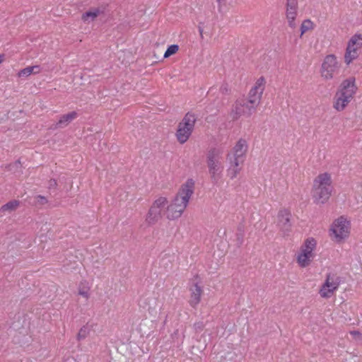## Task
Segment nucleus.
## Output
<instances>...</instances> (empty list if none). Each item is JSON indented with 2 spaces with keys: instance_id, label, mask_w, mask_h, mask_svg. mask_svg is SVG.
<instances>
[{
  "instance_id": "1",
  "label": "nucleus",
  "mask_w": 362,
  "mask_h": 362,
  "mask_svg": "<svg viewBox=\"0 0 362 362\" xmlns=\"http://www.w3.org/2000/svg\"><path fill=\"white\" fill-rule=\"evenodd\" d=\"M205 162L211 180L217 183L222 178L224 169L223 150L219 147L209 148Z\"/></svg>"
},
{
  "instance_id": "2",
  "label": "nucleus",
  "mask_w": 362,
  "mask_h": 362,
  "mask_svg": "<svg viewBox=\"0 0 362 362\" xmlns=\"http://www.w3.org/2000/svg\"><path fill=\"white\" fill-rule=\"evenodd\" d=\"M332 177L328 173L319 174L313 180L312 198L317 204H325L330 198L332 192Z\"/></svg>"
},
{
  "instance_id": "3",
  "label": "nucleus",
  "mask_w": 362,
  "mask_h": 362,
  "mask_svg": "<svg viewBox=\"0 0 362 362\" xmlns=\"http://www.w3.org/2000/svg\"><path fill=\"white\" fill-rule=\"evenodd\" d=\"M341 90L335 96L334 108L337 111H342L350 103L356 93V87L355 85V78L350 77L344 80L341 85Z\"/></svg>"
},
{
  "instance_id": "4",
  "label": "nucleus",
  "mask_w": 362,
  "mask_h": 362,
  "mask_svg": "<svg viewBox=\"0 0 362 362\" xmlns=\"http://www.w3.org/2000/svg\"><path fill=\"white\" fill-rule=\"evenodd\" d=\"M197 119V115L194 113L188 112L178 123L175 136L180 144L186 143L191 136Z\"/></svg>"
},
{
  "instance_id": "5",
  "label": "nucleus",
  "mask_w": 362,
  "mask_h": 362,
  "mask_svg": "<svg viewBox=\"0 0 362 362\" xmlns=\"http://www.w3.org/2000/svg\"><path fill=\"white\" fill-rule=\"evenodd\" d=\"M168 199L165 197L160 196L156 198L146 214L145 221L148 226H153L165 216V210Z\"/></svg>"
},
{
  "instance_id": "6",
  "label": "nucleus",
  "mask_w": 362,
  "mask_h": 362,
  "mask_svg": "<svg viewBox=\"0 0 362 362\" xmlns=\"http://www.w3.org/2000/svg\"><path fill=\"white\" fill-rule=\"evenodd\" d=\"M316 247L317 240L314 238H308L304 240L296 257L299 267L305 268L311 264L315 256L314 252Z\"/></svg>"
},
{
  "instance_id": "7",
  "label": "nucleus",
  "mask_w": 362,
  "mask_h": 362,
  "mask_svg": "<svg viewBox=\"0 0 362 362\" xmlns=\"http://www.w3.org/2000/svg\"><path fill=\"white\" fill-rule=\"evenodd\" d=\"M341 64L334 54L326 55L320 66V76L325 81L333 79L339 73Z\"/></svg>"
},
{
  "instance_id": "8",
  "label": "nucleus",
  "mask_w": 362,
  "mask_h": 362,
  "mask_svg": "<svg viewBox=\"0 0 362 362\" xmlns=\"http://www.w3.org/2000/svg\"><path fill=\"white\" fill-rule=\"evenodd\" d=\"M255 111L253 105H250L246 99L240 98L236 100L233 104L230 112V117L233 120H237L242 116L249 117Z\"/></svg>"
},
{
  "instance_id": "9",
  "label": "nucleus",
  "mask_w": 362,
  "mask_h": 362,
  "mask_svg": "<svg viewBox=\"0 0 362 362\" xmlns=\"http://www.w3.org/2000/svg\"><path fill=\"white\" fill-rule=\"evenodd\" d=\"M194 180L192 178H189L180 185L174 199L187 207L189 200L194 194Z\"/></svg>"
},
{
  "instance_id": "10",
  "label": "nucleus",
  "mask_w": 362,
  "mask_h": 362,
  "mask_svg": "<svg viewBox=\"0 0 362 362\" xmlns=\"http://www.w3.org/2000/svg\"><path fill=\"white\" fill-rule=\"evenodd\" d=\"M339 284L340 280L337 274L330 273L327 274L326 279L319 291L320 296L323 298L332 297L338 289Z\"/></svg>"
},
{
  "instance_id": "11",
  "label": "nucleus",
  "mask_w": 362,
  "mask_h": 362,
  "mask_svg": "<svg viewBox=\"0 0 362 362\" xmlns=\"http://www.w3.org/2000/svg\"><path fill=\"white\" fill-rule=\"evenodd\" d=\"M349 222L344 216H341L333 223L331 230L336 239L340 241L349 236Z\"/></svg>"
},
{
  "instance_id": "12",
  "label": "nucleus",
  "mask_w": 362,
  "mask_h": 362,
  "mask_svg": "<svg viewBox=\"0 0 362 362\" xmlns=\"http://www.w3.org/2000/svg\"><path fill=\"white\" fill-rule=\"evenodd\" d=\"M187 206L173 198L170 203L167 204L165 217L170 221L178 219L182 216Z\"/></svg>"
},
{
  "instance_id": "13",
  "label": "nucleus",
  "mask_w": 362,
  "mask_h": 362,
  "mask_svg": "<svg viewBox=\"0 0 362 362\" xmlns=\"http://www.w3.org/2000/svg\"><path fill=\"white\" fill-rule=\"evenodd\" d=\"M247 151L248 144L247 140L240 138L235 143L230 151L227 153L226 156L245 161Z\"/></svg>"
},
{
  "instance_id": "14",
  "label": "nucleus",
  "mask_w": 362,
  "mask_h": 362,
  "mask_svg": "<svg viewBox=\"0 0 362 362\" xmlns=\"http://www.w3.org/2000/svg\"><path fill=\"white\" fill-rule=\"evenodd\" d=\"M291 214L287 209L280 210L277 216V225L284 236L288 235L291 230Z\"/></svg>"
},
{
  "instance_id": "15",
  "label": "nucleus",
  "mask_w": 362,
  "mask_h": 362,
  "mask_svg": "<svg viewBox=\"0 0 362 362\" xmlns=\"http://www.w3.org/2000/svg\"><path fill=\"white\" fill-rule=\"evenodd\" d=\"M190 296L189 304L191 307L195 308L201 302L203 294V289L199 282H194L189 288Z\"/></svg>"
},
{
  "instance_id": "16",
  "label": "nucleus",
  "mask_w": 362,
  "mask_h": 362,
  "mask_svg": "<svg viewBox=\"0 0 362 362\" xmlns=\"http://www.w3.org/2000/svg\"><path fill=\"white\" fill-rule=\"evenodd\" d=\"M286 16L288 20V25L291 28H295L296 27L295 20L297 16L298 0H286Z\"/></svg>"
},
{
  "instance_id": "17",
  "label": "nucleus",
  "mask_w": 362,
  "mask_h": 362,
  "mask_svg": "<svg viewBox=\"0 0 362 362\" xmlns=\"http://www.w3.org/2000/svg\"><path fill=\"white\" fill-rule=\"evenodd\" d=\"M226 159L229 163L228 168L227 169V175L230 177V180H233L242 170V168L245 161L228 156H226Z\"/></svg>"
},
{
  "instance_id": "18",
  "label": "nucleus",
  "mask_w": 362,
  "mask_h": 362,
  "mask_svg": "<svg viewBox=\"0 0 362 362\" xmlns=\"http://www.w3.org/2000/svg\"><path fill=\"white\" fill-rule=\"evenodd\" d=\"M77 117V113L75 111L71 112L68 114L62 115L59 121L56 123L54 129L64 128Z\"/></svg>"
},
{
  "instance_id": "19",
  "label": "nucleus",
  "mask_w": 362,
  "mask_h": 362,
  "mask_svg": "<svg viewBox=\"0 0 362 362\" xmlns=\"http://www.w3.org/2000/svg\"><path fill=\"white\" fill-rule=\"evenodd\" d=\"M354 52H358L362 48V35L361 34L354 35L349 40L346 49H350Z\"/></svg>"
},
{
  "instance_id": "20",
  "label": "nucleus",
  "mask_w": 362,
  "mask_h": 362,
  "mask_svg": "<svg viewBox=\"0 0 362 362\" xmlns=\"http://www.w3.org/2000/svg\"><path fill=\"white\" fill-rule=\"evenodd\" d=\"M90 287L87 281H81L78 286V293L86 300L90 298Z\"/></svg>"
},
{
  "instance_id": "21",
  "label": "nucleus",
  "mask_w": 362,
  "mask_h": 362,
  "mask_svg": "<svg viewBox=\"0 0 362 362\" xmlns=\"http://www.w3.org/2000/svg\"><path fill=\"white\" fill-rule=\"evenodd\" d=\"M100 13L101 11L98 8H93L83 13L81 19L84 22L93 21L100 14Z\"/></svg>"
},
{
  "instance_id": "22",
  "label": "nucleus",
  "mask_w": 362,
  "mask_h": 362,
  "mask_svg": "<svg viewBox=\"0 0 362 362\" xmlns=\"http://www.w3.org/2000/svg\"><path fill=\"white\" fill-rule=\"evenodd\" d=\"M359 56V53L354 52V49H346L344 54V62L346 65H349L354 60L356 59Z\"/></svg>"
},
{
  "instance_id": "23",
  "label": "nucleus",
  "mask_w": 362,
  "mask_h": 362,
  "mask_svg": "<svg viewBox=\"0 0 362 362\" xmlns=\"http://www.w3.org/2000/svg\"><path fill=\"white\" fill-rule=\"evenodd\" d=\"M19 205H20L19 201L12 200V201L7 202L5 204H4L1 207V211L2 212H6V211L11 212V211L16 210L17 208L19 206Z\"/></svg>"
},
{
  "instance_id": "24",
  "label": "nucleus",
  "mask_w": 362,
  "mask_h": 362,
  "mask_svg": "<svg viewBox=\"0 0 362 362\" xmlns=\"http://www.w3.org/2000/svg\"><path fill=\"white\" fill-rule=\"evenodd\" d=\"M90 334V329L87 325L83 326L78 331L76 339L78 341H81L86 339Z\"/></svg>"
},
{
  "instance_id": "25",
  "label": "nucleus",
  "mask_w": 362,
  "mask_h": 362,
  "mask_svg": "<svg viewBox=\"0 0 362 362\" xmlns=\"http://www.w3.org/2000/svg\"><path fill=\"white\" fill-rule=\"evenodd\" d=\"M313 23L310 20L307 19V20L303 21L300 25L301 35H303L307 31L313 30Z\"/></svg>"
},
{
  "instance_id": "26",
  "label": "nucleus",
  "mask_w": 362,
  "mask_h": 362,
  "mask_svg": "<svg viewBox=\"0 0 362 362\" xmlns=\"http://www.w3.org/2000/svg\"><path fill=\"white\" fill-rule=\"evenodd\" d=\"M265 83L266 81L264 78L262 76L256 81L252 88H254L255 90H257L259 92L263 93L265 88Z\"/></svg>"
},
{
  "instance_id": "27",
  "label": "nucleus",
  "mask_w": 362,
  "mask_h": 362,
  "mask_svg": "<svg viewBox=\"0 0 362 362\" xmlns=\"http://www.w3.org/2000/svg\"><path fill=\"white\" fill-rule=\"evenodd\" d=\"M248 100H247V102H248V103L250 105H253L254 107V109L256 110V108L259 105L260 101H261V99L262 98L261 97H257V95L255 96V95H248Z\"/></svg>"
},
{
  "instance_id": "28",
  "label": "nucleus",
  "mask_w": 362,
  "mask_h": 362,
  "mask_svg": "<svg viewBox=\"0 0 362 362\" xmlns=\"http://www.w3.org/2000/svg\"><path fill=\"white\" fill-rule=\"evenodd\" d=\"M179 50V46L177 45H172L169 46L164 54V58H168L173 54H175Z\"/></svg>"
},
{
  "instance_id": "29",
  "label": "nucleus",
  "mask_w": 362,
  "mask_h": 362,
  "mask_svg": "<svg viewBox=\"0 0 362 362\" xmlns=\"http://www.w3.org/2000/svg\"><path fill=\"white\" fill-rule=\"evenodd\" d=\"M31 74H32V70L30 69L29 66H27L26 68L21 69L18 73V76L19 78H25V77H28V76H30Z\"/></svg>"
},
{
  "instance_id": "30",
  "label": "nucleus",
  "mask_w": 362,
  "mask_h": 362,
  "mask_svg": "<svg viewBox=\"0 0 362 362\" xmlns=\"http://www.w3.org/2000/svg\"><path fill=\"white\" fill-rule=\"evenodd\" d=\"M36 204L45 205L48 202L47 198L42 195H37L35 197Z\"/></svg>"
},
{
  "instance_id": "31",
  "label": "nucleus",
  "mask_w": 362,
  "mask_h": 362,
  "mask_svg": "<svg viewBox=\"0 0 362 362\" xmlns=\"http://www.w3.org/2000/svg\"><path fill=\"white\" fill-rule=\"evenodd\" d=\"M219 92L222 95H227L230 92L229 86L228 83H223L219 88Z\"/></svg>"
},
{
  "instance_id": "32",
  "label": "nucleus",
  "mask_w": 362,
  "mask_h": 362,
  "mask_svg": "<svg viewBox=\"0 0 362 362\" xmlns=\"http://www.w3.org/2000/svg\"><path fill=\"white\" fill-rule=\"evenodd\" d=\"M194 327V330L197 332H202L204 328V324L203 322H195L193 325Z\"/></svg>"
},
{
  "instance_id": "33",
  "label": "nucleus",
  "mask_w": 362,
  "mask_h": 362,
  "mask_svg": "<svg viewBox=\"0 0 362 362\" xmlns=\"http://www.w3.org/2000/svg\"><path fill=\"white\" fill-rule=\"evenodd\" d=\"M30 69L32 70V74H37L41 71V68L39 65L29 66Z\"/></svg>"
},
{
  "instance_id": "34",
  "label": "nucleus",
  "mask_w": 362,
  "mask_h": 362,
  "mask_svg": "<svg viewBox=\"0 0 362 362\" xmlns=\"http://www.w3.org/2000/svg\"><path fill=\"white\" fill-rule=\"evenodd\" d=\"M350 334L356 340H361L362 339L361 334L358 331H351L350 332Z\"/></svg>"
},
{
  "instance_id": "35",
  "label": "nucleus",
  "mask_w": 362,
  "mask_h": 362,
  "mask_svg": "<svg viewBox=\"0 0 362 362\" xmlns=\"http://www.w3.org/2000/svg\"><path fill=\"white\" fill-rule=\"evenodd\" d=\"M262 93H263L259 92L257 90H255L254 88H251V90H250V93H249L250 95H255V96L257 95V97H261V98L262 96Z\"/></svg>"
},
{
  "instance_id": "36",
  "label": "nucleus",
  "mask_w": 362,
  "mask_h": 362,
  "mask_svg": "<svg viewBox=\"0 0 362 362\" xmlns=\"http://www.w3.org/2000/svg\"><path fill=\"white\" fill-rule=\"evenodd\" d=\"M151 300L153 301L154 304L153 305H151V303L149 302L148 303V312L151 313V310H154L156 308V304H157V299L156 298H153L151 299Z\"/></svg>"
},
{
  "instance_id": "37",
  "label": "nucleus",
  "mask_w": 362,
  "mask_h": 362,
  "mask_svg": "<svg viewBox=\"0 0 362 362\" xmlns=\"http://www.w3.org/2000/svg\"><path fill=\"white\" fill-rule=\"evenodd\" d=\"M57 185V180L54 179H51L49 181V188H55Z\"/></svg>"
},
{
  "instance_id": "38",
  "label": "nucleus",
  "mask_w": 362,
  "mask_h": 362,
  "mask_svg": "<svg viewBox=\"0 0 362 362\" xmlns=\"http://www.w3.org/2000/svg\"><path fill=\"white\" fill-rule=\"evenodd\" d=\"M226 0H217V1L219 4V5H225L226 4Z\"/></svg>"
},
{
  "instance_id": "39",
  "label": "nucleus",
  "mask_w": 362,
  "mask_h": 362,
  "mask_svg": "<svg viewBox=\"0 0 362 362\" xmlns=\"http://www.w3.org/2000/svg\"><path fill=\"white\" fill-rule=\"evenodd\" d=\"M14 165H16V167H18L21 165V162L19 160L16 161L15 163H14Z\"/></svg>"
},
{
  "instance_id": "40",
  "label": "nucleus",
  "mask_w": 362,
  "mask_h": 362,
  "mask_svg": "<svg viewBox=\"0 0 362 362\" xmlns=\"http://www.w3.org/2000/svg\"><path fill=\"white\" fill-rule=\"evenodd\" d=\"M199 32H200V35H201V37L202 38L203 37V34H202V29H199Z\"/></svg>"
},
{
  "instance_id": "41",
  "label": "nucleus",
  "mask_w": 362,
  "mask_h": 362,
  "mask_svg": "<svg viewBox=\"0 0 362 362\" xmlns=\"http://www.w3.org/2000/svg\"><path fill=\"white\" fill-rule=\"evenodd\" d=\"M3 59H2V55L0 54V64L2 62Z\"/></svg>"
},
{
  "instance_id": "42",
  "label": "nucleus",
  "mask_w": 362,
  "mask_h": 362,
  "mask_svg": "<svg viewBox=\"0 0 362 362\" xmlns=\"http://www.w3.org/2000/svg\"><path fill=\"white\" fill-rule=\"evenodd\" d=\"M214 88H210V90H209V93H211V91H213V90H214Z\"/></svg>"
}]
</instances>
